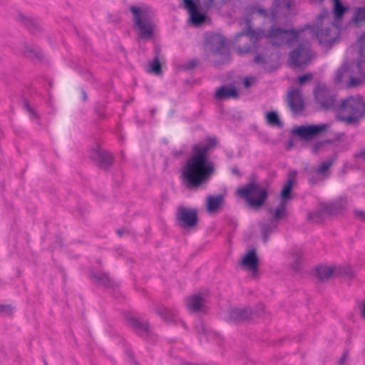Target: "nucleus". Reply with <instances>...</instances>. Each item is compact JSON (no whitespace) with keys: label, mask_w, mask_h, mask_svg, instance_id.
Returning a JSON list of instances; mask_svg holds the SVG:
<instances>
[{"label":"nucleus","mask_w":365,"mask_h":365,"mask_svg":"<svg viewBox=\"0 0 365 365\" xmlns=\"http://www.w3.org/2000/svg\"><path fill=\"white\" fill-rule=\"evenodd\" d=\"M332 165V161L329 160L323 162L319 165L318 168L316 170V173L319 174H323L326 173Z\"/></svg>","instance_id":"cd10ccee"},{"label":"nucleus","mask_w":365,"mask_h":365,"mask_svg":"<svg viewBox=\"0 0 365 365\" xmlns=\"http://www.w3.org/2000/svg\"><path fill=\"white\" fill-rule=\"evenodd\" d=\"M362 316L364 317H365V304L363 306V309H362Z\"/></svg>","instance_id":"4c0bfd02"},{"label":"nucleus","mask_w":365,"mask_h":365,"mask_svg":"<svg viewBox=\"0 0 365 365\" xmlns=\"http://www.w3.org/2000/svg\"><path fill=\"white\" fill-rule=\"evenodd\" d=\"M333 13L336 20H341L344 13L348 10V7L342 5L341 0H332Z\"/></svg>","instance_id":"aec40b11"},{"label":"nucleus","mask_w":365,"mask_h":365,"mask_svg":"<svg viewBox=\"0 0 365 365\" xmlns=\"http://www.w3.org/2000/svg\"><path fill=\"white\" fill-rule=\"evenodd\" d=\"M215 96L218 99L237 98L238 93L233 87L222 86L216 91Z\"/></svg>","instance_id":"a211bd4d"},{"label":"nucleus","mask_w":365,"mask_h":365,"mask_svg":"<svg viewBox=\"0 0 365 365\" xmlns=\"http://www.w3.org/2000/svg\"><path fill=\"white\" fill-rule=\"evenodd\" d=\"M138 333H139V332H140V324H138Z\"/></svg>","instance_id":"37998d69"},{"label":"nucleus","mask_w":365,"mask_h":365,"mask_svg":"<svg viewBox=\"0 0 365 365\" xmlns=\"http://www.w3.org/2000/svg\"><path fill=\"white\" fill-rule=\"evenodd\" d=\"M313 75L312 73H307L303 76H299L297 80L299 85H303L307 81H309L312 79Z\"/></svg>","instance_id":"c85d7f7f"},{"label":"nucleus","mask_w":365,"mask_h":365,"mask_svg":"<svg viewBox=\"0 0 365 365\" xmlns=\"http://www.w3.org/2000/svg\"><path fill=\"white\" fill-rule=\"evenodd\" d=\"M251 311L247 309H231L225 318L229 322L239 323L248 319L250 317Z\"/></svg>","instance_id":"2eb2a0df"},{"label":"nucleus","mask_w":365,"mask_h":365,"mask_svg":"<svg viewBox=\"0 0 365 365\" xmlns=\"http://www.w3.org/2000/svg\"><path fill=\"white\" fill-rule=\"evenodd\" d=\"M90 157L101 167L109 166L113 162L111 154L98 146L91 150Z\"/></svg>","instance_id":"f8f14e48"},{"label":"nucleus","mask_w":365,"mask_h":365,"mask_svg":"<svg viewBox=\"0 0 365 365\" xmlns=\"http://www.w3.org/2000/svg\"><path fill=\"white\" fill-rule=\"evenodd\" d=\"M26 106H27L28 110H29V112H31H31H32L31 108L28 105H27Z\"/></svg>","instance_id":"ea45409f"},{"label":"nucleus","mask_w":365,"mask_h":365,"mask_svg":"<svg viewBox=\"0 0 365 365\" xmlns=\"http://www.w3.org/2000/svg\"><path fill=\"white\" fill-rule=\"evenodd\" d=\"M223 202L222 195H210L207 198V210L209 212H215L221 206Z\"/></svg>","instance_id":"6ab92c4d"},{"label":"nucleus","mask_w":365,"mask_h":365,"mask_svg":"<svg viewBox=\"0 0 365 365\" xmlns=\"http://www.w3.org/2000/svg\"><path fill=\"white\" fill-rule=\"evenodd\" d=\"M91 278L94 282H96L98 284H102L105 286H108L110 282L108 274H105V273H101V274L92 273Z\"/></svg>","instance_id":"5701e85b"},{"label":"nucleus","mask_w":365,"mask_h":365,"mask_svg":"<svg viewBox=\"0 0 365 365\" xmlns=\"http://www.w3.org/2000/svg\"><path fill=\"white\" fill-rule=\"evenodd\" d=\"M0 312L6 314H10L13 312V308L10 305H0Z\"/></svg>","instance_id":"c756f323"},{"label":"nucleus","mask_w":365,"mask_h":365,"mask_svg":"<svg viewBox=\"0 0 365 365\" xmlns=\"http://www.w3.org/2000/svg\"><path fill=\"white\" fill-rule=\"evenodd\" d=\"M244 83H245V87L247 88L250 86L251 82L248 78H246L244 81Z\"/></svg>","instance_id":"72a5a7b5"},{"label":"nucleus","mask_w":365,"mask_h":365,"mask_svg":"<svg viewBox=\"0 0 365 365\" xmlns=\"http://www.w3.org/2000/svg\"><path fill=\"white\" fill-rule=\"evenodd\" d=\"M130 11L133 14V25L134 27L137 26V6H133L130 7Z\"/></svg>","instance_id":"7c9ffc66"},{"label":"nucleus","mask_w":365,"mask_h":365,"mask_svg":"<svg viewBox=\"0 0 365 365\" xmlns=\"http://www.w3.org/2000/svg\"><path fill=\"white\" fill-rule=\"evenodd\" d=\"M187 308L191 312H200L205 307L206 300L199 294L189 297L185 300Z\"/></svg>","instance_id":"dca6fc26"},{"label":"nucleus","mask_w":365,"mask_h":365,"mask_svg":"<svg viewBox=\"0 0 365 365\" xmlns=\"http://www.w3.org/2000/svg\"><path fill=\"white\" fill-rule=\"evenodd\" d=\"M365 116V102L360 96H349L341 101L337 118L347 123H356Z\"/></svg>","instance_id":"7ed1b4c3"},{"label":"nucleus","mask_w":365,"mask_h":365,"mask_svg":"<svg viewBox=\"0 0 365 365\" xmlns=\"http://www.w3.org/2000/svg\"><path fill=\"white\" fill-rule=\"evenodd\" d=\"M184 8L190 15V22L194 26H200L206 21V16L200 13L193 0H183Z\"/></svg>","instance_id":"1a4fd4ad"},{"label":"nucleus","mask_w":365,"mask_h":365,"mask_svg":"<svg viewBox=\"0 0 365 365\" xmlns=\"http://www.w3.org/2000/svg\"><path fill=\"white\" fill-rule=\"evenodd\" d=\"M155 25L151 15L145 14L138 8V37L143 39H152L155 35Z\"/></svg>","instance_id":"0eeeda50"},{"label":"nucleus","mask_w":365,"mask_h":365,"mask_svg":"<svg viewBox=\"0 0 365 365\" xmlns=\"http://www.w3.org/2000/svg\"><path fill=\"white\" fill-rule=\"evenodd\" d=\"M266 120L267 124L272 126L279 127L282 125V123L279 120L278 115L274 111L267 113Z\"/></svg>","instance_id":"4be33fe9"},{"label":"nucleus","mask_w":365,"mask_h":365,"mask_svg":"<svg viewBox=\"0 0 365 365\" xmlns=\"http://www.w3.org/2000/svg\"><path fill=\"white\" fill-rule=\"evenodd\" d=\"M356 156L361 160H365V148L358 153Z\"/></svg>","instance_id":"473e14b6"},{"label":"nucleus","mask_w":365,"mask_h":365,"mask_svg":"<svg viewBox=\"0 0 365 365\" xmlns=\"http://www.w3.org/2000/svg\"><path fill=\"white\" fill-rule=\"evenodd\" d=\"M165 319V320H170V319L169 317H164Z\"/></svg>","instance_id":"79ce46f5"},{"label":"nucleus","mask_w":365,"mask_h":365,"mask_svg":"<svg viewBox=\"0 0 365 365\" xmlns=\"http://www.w3.org/2000/svg\"><path fill=\"white\" fill-rule=\"evenodd\" d=\"M148 71L155 75H160L161 73V63L158 58H155L149 63Z\"/></svg>","instance_id":"b1692460"},{"label":"nucleus","mask_w":365,"mask_h":365,"mask_svg":"<svg viewBox=\"0 0 365 365\" xmlns=\"http://www.w3.org/2000/svg\"><path fill=\"white\" fill-rule=\"evenodd\" d=\"M286 202L281 200V203L275 210L274 217L275 220H279L285 215L286 212Z\"/></svg>","instance_id":"a878e982"},{"label":"nucleus","mask_w":365,"mask_h":365,"mask_svg":"<svg viewBox=\"0 0 365 365\" xmlns=\"http://www.w3.org/2000/svg\"><path fill=\"white\" fill-rule=\"evenodd\" d=\"M215 0H205L203 4L205 7L210 8L213 6Z\"/></svg>","instance_id":"2f4dec72"},{"label":"nucleus","mask_w":365,"mask_h":365,"mask_svg":"<svg viewBox=\"0 0 365 365\" xmlns=\"http://www.w3.org/2000/svg\"><path fill=\"white\" fill-rule=\"evenodd\" d=\"M255 62L257 63H259L262 61V58H261V56L259 55L257 56L255 58Z\"/></svg>","instance_id":"f704fd0d"},{"label":"nucleus","mask_w":365,"mask_h":365,"mask_svg":"<svg viewBox=\"0 0 365 365\" xmlns=\"http://www.w3.org/2000/svg\"><path fill=\"white\" fill-rule=\"evenodd\" d=\"M247 26L245 30L236 35L237 53L240 55L251 51L250 46H242V43L250 41L254 47L256 42L263 37L267 38L273 46H280L284 44L289 46L297 43L298 46L289 53V63L293 66L300 67L307 64L312 58L308 41H304L307 30L314 35L319 43L323 47H330L339 37V28L334 24L329 23V14L324 11L319 15L314 25L306 26V30L296 31L293 29H285L272 26L265 34L262 30H253L250 25V19H246Z\"/></svg>","instance_id":"f257e3e1"},{"label":"nucleus","mask_w":365,"mask_h":365,"mask_svg":"<svg viewBox=\"0 0 365 365\" xmlns=\"http://www.w3.org/2000/svg\"><path fill=\"white\" fill-rule=\"evenodd\" d=\"M297 178V171L291 170L288 173V178L281 192L282 200L287 202L291 197V191Z\"/></svg>","instance_id":"f3484780"},{"label":"nucleus","mask_w":365,"mask_h":365,"mask_svg":"<svg viewBox=\"0 0 365 365\" xmlns=\"http://www.w3.org/2000/svg\"><path fill=\"white\" fill-rule=\"evenodd\" d=\"M83 98H84V99H86V97H87V96H86V93H85V92H83Z\"/></svg>","instance_id":"a19ab883"},{"label":"nucleus","mask_w":365,"mask_h":365,"mask_svg":"<svg viewBox=\"0 0 365 365\" xmlns=\"http://www.w3.org/2000/svg\"><path fill=\"white\" fill-rule=\"evenodd\" d=\"M125 321L126 324L133 329H137V319L135 316L130 313L125 314Z\"/></svg>","instance_id":"bb28decb"},{"label":"nucleus","mask_w":365,"mask_h":365,"mask_svg":"<svg viewBox=\"0 0 365 365\" xmlns=\"http://www.w3.org/2000/svg\"><path fill=\"white\" fill-rule=\"evenodd\" d=\"M237 192L254 208L260 207L267 197V189L253 182L239 188Z\"/></svg>","instance_id":"39448f33"},{"label":"nucleus","mask_w":365,"mask_h":365,"mask_svg":"<svg viewBox=\"0 0 365 365\" xmlns=\"http://www.w3.org/2000/svg\"><path fill=\"white\" fill-rule=\"evenodd\" d=\"M240 264L245 269L250 271L253 275L256 274L258 270V257L256 251L251 250L247 252L242 257Z\"/></svg>","instance_id":"4468645a"},{"label":"nucleus","mask_w":365,"mask_h":365,"mask_svg":"<svg viewBox=\"0 0 365 365\" xmlns=\"http://www.w3.org/2000/svg\"><path fill=\"white\" fill-rule=\"evenodd\" d=\"M118 234L119 236H122L123 233V230H118Z\"/></svg>","instance_id":"e433bc0d"},{"label":"nucleus","mask_w":365,"mask_h":365,"mask_svg":"<svg viewBox=\"0 0 365 365\" xmlns=\"http://www.w3.org/2000/svg\"><path fill=\"white\" fill-rule=\"evenodd\" d=\"M353 21L356 24L365 21V6L356 9L353 16Z\"/></svg>","instance_id":"393cba45"},{"label":"nucleus","mask_w":365,"mask_h":365,"mask_svg":"<svg viewBox=\"0 0 365 365\" xmlns=\"http://www.w3.org/2000/svg\"><path fill=\"white\" fill-rule=\"evenodd\" d=\"M292 4V0H279L274 3L273 9L270 14H268L264 9L261 8L253 7L250 9L249 14L254 19V16H259L267 18L272 22L277 21L279 14L280 12L285 13L289 11Z\"/></svg>","instance_id":"423d86ee"},{"label":"nucleus","mask_w":365,"mask_h":365,"mask_svg":"<svg viewBox=\"0 0 365 365\" xmlns=\"http://www.w3.org/2000/svg\"><path fill=\"white\" fill-rule=\"evenodd\" d=\"M333 274V270L327 266H320L317 268V276L319 279L323 280L330 277Z\"/></svg>","instance_id":"412c9836"},{"label":"nucleus","mask_w":365,"mask_h":365,"mask_svg":"<svg viewBox=\"0 0 365 365\" xmlns=\"http://www.w3.org/2000/svg\"><path fill=\"white\" fill-rule=\"evenodd\" d=\"M359 47L360 61L356 64L351 73L346 66L341 67L336 73L335 81L337 83H342L346 78H349L347 87L357 86L365 81V75L361 67V62L365 61V32L361 36L358 40Z\"/></svg>","instance_id":"20e7f679"},{"label":"nucleus","mask_w":365,"mask_h":365,"mask_svg":"<svg viewBox=\"0 0 365 365\" xmlns=\"http://www.w3.org/2000/svg\"><path fill=\"white\" fill-rule=\"evenodd\" d=\"M329 125H311L307 126H299L294 129V133L304 139H309L318 135L321 133L329 128Z\"/></svg>","instance_id":"9b49d317"},{"label":"nucleus","mask_w":365,"mask_h":365,"mask_svg":"<svg viewBox=\"0 0 365 365\" xmlns=\"http://www.w3.org/2000/svg\"><path fill=\"white\" fill-rule=\"evenodd\" d=\"M315 100L325 110L331 108L334 105V98L330 94L326 86H318L314 91Z\"/></svg>","instance_id":"6e6552de"},{"label":"nucleus","mask_w":365,"mask_h":365,"mask_svg":"<svg viewBox=\"0 0 365 365\" xmlns=\"http://www.w3.org/2000/svg\"><path fill=\"white\" fill-rule=\"evenodd\" d=\"M221 43H222V45L224 46H225V39L222 38V39L221 40Z\"/></svg>","instance_id":"58836bf2"},{"label":"nucleus","mask_w":365,"mask_h":365,"mask_svg":"<svg viewBox=\"0 0 365 365\" xmlns=\"http://www.w3.org/2000/svg\"><path fill=\"white\" fill-rule=\"evenodd\" d=\"M217 143L216 138L209 136L193 145L192 154L187 160L182 173L188 187H197L214 172V165L209 160L208 153Z\"/></svg>","instance_id":"f03ea898"},{"label":"nucleus","mask_w":365,"mask_h":365,"mask_svg":"<svg viewBox=\"0 0 365 365\" xmlns=\"http://www.w3.org/2000/svg\"><path fill=\"white\" fill-rule=\"evenodd\" d=\"M287 102L293 113H298L304 109V103L299 90H291L287 94Z\"/></svg>","instance_id":"ddd939ff"},{"label":"nucleus","mask_w":365,"mask_h":365,"mask_svg":"<svg viewBox=\"0 0 365 365\" xmlns=\"http://www.w3.org/2000/svg\"><path fill=\"white\" fill-rule=\"evenodd\" d=\"M177 219L185 227H191L197 224V212L195 210L180 207L178 210Z\"/></svg>","instance_id":"9d476101"},{"label":"nucleus","mask_w":365,"mask_h":365,"mask_svg":"<svg viewBox=\"0 0 365 365\" xmlns=\"http://www.w3.org/2000/svg\"><path fill=\"white\" fill-rule=\"evenodd\" d=\"M164 311L167 313H168L171 317H174L175 316V313H173V312H171L170 310H168V309H164Z\"/></svg>","instance_id":"c9c22d12"}]
</instances>
